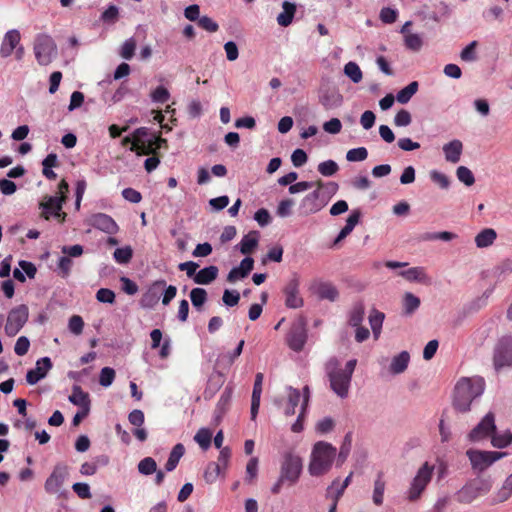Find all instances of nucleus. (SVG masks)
<instances>
[{"label": "nucleus", "instance_id": "obj_1", "mask_svg": "<svg viewBox=\"0 0 512 512\" xmlns=\"http://www.w3.org/2000/svg\"><path fill=\"white\" fill-rule=\"evenodd\" d=\"M485 390V381L481 377H463L454 388L453 406L462 413L468 412L471 403L479 398Z\"/></svg>", "mask_w": 512, "mask_h": 512}, {"label": "nucleus", "instance_id": "obj_2", "mask_svg": "<svg viewBox=\"0 0 512 512\" xmlns=\"http://www.w3.org/2000/svg\"><path fill=\"white\" fill-rule=\"evenodd\" d=\"M356 365V359L349 360L344 368L339 367L337 358H331L326 363V374L330 382V388L342 399L348 397Z\"/></svg>", "mask_w": 512, "mask_h": 512}, {"label": "nucleus", "instance_id": "obj_3", "mask_svg": "<svg viewBox=\"0 0 512 512\" xmlns=\"http://www.w3.org/2000/svg\"><path fill=\"white\" fill-rule=\"evenodd\" d=\"M336 448L325 441H318L314 444L308 472L311 476L319 477L329 472L336 458Z\"/></svg>", "mask_w": 512, "mask_h": 512}, {"label": "nucleus", "instance_id": "obj_4", "mask_svg": "<svg viewBox=\"0 0 512 512\" xmlns=\"http://www.w3.org/2000/svg\"><path fill=\"white\" fill-rule=\"evenodd\" d=\"M493 486L490 478L478 477L468 481L456 492V500L461 504H470L480 496L490 492Z\"/></svg>", "mask_w": 512, "mask_h": 512}, {"label": "nucleus", "instance_id": "obj_5", "mask_svg": "<svg viewBox=\"0 0 512 512\" xmlns=\"http://www.w3.org/2000/svg\"><path fill=\"white\" fill-rule=\"evenodd\" d=\"M303 470V460L292 450L283 452L280 461L281 481L287 480L289 486L295 485Z\"/></svg>", "mask_w": 512, "mask_h": 512}, {"label": "nucleus", "instance_id": "obj_6", "mask_svg": "<svg viewBox=\"0 0 512 512\" xmlns=\"http://www.w3.org/2000/svg\"><path fill=\"white\" fill-rule=\"evenodd\" d=\"M33 52L37 63L41 66H47L57 57L58 49L50 35L39 33L34 39Z\"/></svg>", "mask_w": 512, "mask_h": 512}, {"label": "nucleus", "instance_id": "obj_7", "mask_svg": "<svg viewBox=\"0 0 512 512\" xmlns=\"http://www.w3.org/2000/svg\"><path fill=\"white\" fill-rule=\"evenodd\" d=\"M435 466L425 462L416 472L406 492L409 501H417L432 480Z\"/></svg>", "mask_w": 512, "mask_h": 512}, {"label": "nucleus", "instance_id": "obj_8", "mask_svg": "<svg viewBox=\"0 0 512 512\" xmlns=\"http://www.w3.org/2000/svg\"><path fill=\"white\" fill-rule=\"evenodd\" d=\"M466 455L470 460L472 469L477 472H483L496 461L501 459L505 455V453L469 449L467 450Z\"/></svg>", "mask_w": 512, "mask_h": 512}, {"label": "nucleus", "instance_id": "obj_9", "mask_svg": "<svg viewBox=\"0 0 512 512\" xmlns=\"http://www.w3.org/2000/svg\"><path fill=\"white\" fill-rule=\"evenodd\" d=\"M29 309L25 304L18 305L10 310L4 327L8 337L16 336L28 321Z\"/></svg>", "mask_w": 512, "mask_h": 512}, {"label": "nucleus", "instance_id": "obj_10", "mask_svg": "<svg viewBox=\"0 0 512 512\" xmlns=\"http://www.w3.org/2000/svg\"><path fill=\"white\" fill-rule=\"evenodd\" d=\"M494 367L498 371L504 367L512 366V335L502 336L495 348L493 355Z\"/></svg>", "mask_w": 512, "mask_h": 512}, {"label": "nucleus", "instance_id": "obj_11", "mask_svg": "<svg viewBox=\"0 0 512 512\" xmlns=\"http://www.w3.org/2000/svg\"><path fill=\"white\" fill-rule=\"evenodd\" d=\"M328 201L329 197L325 196L320 187H317L301 200L298 209L301 215L308 216L322 210Z\"/></svg>", "mask_w": 512, "mask_h": 512}, {"label": "nucleus", "instance_id": "obj_12", "mask_svg": "<svg viewBox=\"0 0 512 512\" xmlns=\"http://www.w3.org/2000/svg\"><path fill=\"white\" fill-rule=\"evenodd\" d=\"M288 346L296 352L303 349L307 340L306 320L303 317H299L293 322L290 330L287 334Z\"/></svg>", "mask_w": 512, "mask_h": 512}, {"label": "nucleus", "instance_id": "obj_13", "mask_svg": "<svg viewBox=\"0 0 512 512\" xmlns=\"http://www.w3.org/2000/svg\"><path fill=\"white\" fill-rule=\"evenodd\" d=\"M68 476V467L62 463L56 464L44 483L45 491L49 494L61 495V488L67 480Z\"/></svg>", "mask_w": 512, "mask_h": 512}, {"label": "nucleus", "instance_id": "obj_14", "mask_svg": "<svg viewBox=\"0 0 512 512\" xmlns=\"http://www.w3.org/2000/svg\"><path fill=\"white\" fill-rule=\"evenodd\" d=\"M496 430L495 415L492 412L487 413L482 420L471 430L468 437L472 442H479L488 437H492Z\"/></svg>", "mask_w": 512, "mask_h": 512}, {"label": "nucleus", "instance_id": "obj_15", "mask_svg": "<svg viewBox=\"0 0 512 512\" xmlns=\"http://www.w3.org/2000/svg\"><path fill=\"white\" fill-rule=\"evenodd\" d=\"M148 136V129L146 127L137 128L134 131V141L130 146V151L135 152L137 155H148L152 151V145L158 142L159 145L165 143L166 140L162 138L149 139L148 141L143 140L144 137Z\"/></svg>", "mask_w": 512, "mask_h": 512}, {"label": "nucleus", "instance_id": "obj_16", "mask_svg": "<svg viewBox=\"0 0 512 512\" xmlns=\"http://www.w3.org/2000/svg\"><path fill=\"white\" fill-rule=\"evenodd\" d=\"M285 305L289 309H298L304 305V300L300 295V280L294 275L283 288Z\"/></svg>", "mask_w": 512, "mask_h": 512}, {"label": "nucleus", "instance_id": "obj_17", "mask_svg": "<svg viewBox=\"0 0 512 512\" xmlns=\"http://www.w3.org/2000/svg\"><path fill=\"white\" fill-rule=\"evenodd\" d=\"M88 224L97 230H100L109 235H115L119 231V226L115 220L106 213L92 214L88 220Z\"/></svg>", "mask_w": 512, "mask_h": 512}, {"label": "nucleus", "instance_id": "obj_18", "mask_svg": "<svg viewBox=\"0 0 512 512\" xmlns=\"http://www.w3.org/2000/svg\"><path fill=\"white\" fill-rule=\"evenodd\" d=\"M165 286L166 281L163 279L154 281L143 293L140 306L144 309H153L158 304Z\"/></svg>", "mask_w": 512, "mask_h": 512}, {"label": "nucleus", "instance_id": "obj_19", "mask_svg": "<svg viewBox=\"0 0 512 512\" xmlns=\"http://www.w3.org/2000/svg\"><path fill=\"white\" fill-rule=\"evenodd\" d=\"M52 368V361L49 357H42L37 360L36 367L30 369L26 374V381L30 385H35L41 379L45 378L48 371Z\"/></svg>", "mask_w": 512, "mask_h": 512}, {"label": "nucleus", "instance_id": "obj_20", "mask_svg": "<svg viewBox=\"0 0 512 512\" xmlns=\"http://www.w3.org/2000/svg\"><path fill=\"white\" fill-rule=\"evenodd\" d=\"M65 202L64 196H48L46 201L40 203L42 214L45 219H49L50 216L60 217L63 203Z\"/></svg>", "mask_w": 512, "mask_h": 512}, {"label": "nucleus", "instance_id": "obj_21", "mask_svg": "<svg viewBox=\"0 0 512 512\" xmlns=\"http://www.w3.org/2000/svg\"><path fill=\"white\" fill-rule=\"evenodd\" d=\"M319 102L326 110L335 109L342 105L343 96L335 88H326L320 91Z\"/></svg>", "mask_w": 512, "mask_h": 512}, {"label": "nucleus", "instance_id": "obj_22", "mask_svg": "<svg viewBox=\"0 0 512 512\" xmlns=\"http://www.w3.org/2000/svg\"><path fill=\"white\" fill-rule=\"evenodd\" d=\"M20 40L21 35L17 29L7 31L0 46V56L2 58L9 57L13 53L14 49L19 45Z\"/></svg>", "mask_w": 512, "mask_h": 512}, {"label": "nucleus", "instance_id": "obj_23", "mask_svg": "<svg viewBox=\"0 0 512 512\" xmlns=\"http://www.w3.org/2000/svg\"><path fill=\"white\" fill-rule=\"evenodd\" d=\"M311 289L321 300L334 302L339 296L337 288L330 282H317Z\"/></svg>", "mask_w": 512, "mask_h": 512}, {"label": "nucleus", "instance_id": "obj_24", "mask_svg": "<svg viewBox=\"0 0 512 512\" xmlns=\"http://www.w3.org/2000/svg\"><path fill=\"white\" fill-rule=\"evenodd\" d=\"M254 266V260L251 257H245L238 267H234L230 270L227 276V280L230 283L235 282L238 279L245 278L252 271Z\"/></svg>", "mask_w": 512, "mask_h": 512}, {"label": "nucleus", "instance_id": "obj_25", "mask_svg": "<svg viewBox=\"0 0 512 512\" xmlns=\"http://www.w3.org/2000/svg\"><path fill=\"white\" fill-rule=\"evenodd\" d=\"M442 149L447 162L455 164L460 161L463 152V144L460 140L454 139L444 144Z\"/></svg>", "mask_w": 512, "mask_h": 512}, {"label": "nucleus", "instance_id": "obj_26", "mask_svg": "<svg viewBox=\"0 0 512 512\" xmlns=\"http://www.w3.org/2000/svg\"><path fill=\"white\" fill-rule=\"evenodd\" d=\"M399 275L409 282H418L422 284L430 283V278L428 277L425 268L420 266L402 270L399 272Z\"/></svg>", "mask_w": 512, "mask_h": 512}, {"label": "nucleus", "instance_id": "obj_27", "mask_svg": "<svg viewBox=\"0 0 512 512\" xmlns=\"http://www.w3.org/2000/svg\"><path fill=\"white\" fill-rule=\"evenodd\" d=\"M512 496V473L506 477L501 487L491 497V504H500Z\"/></svg>", "mask_w": 512, "mask_h": 512}, {"label": "nucleus", "instance_id": "obj_28", "mask_svg": "<svg viewBox=\"0 0 512 512\" xmlns=\"http://www.w3.org/2000/svg\"><path fill=\"white\" fill-rule=\"evenodd\" d=\"M68 400L73 405L79 406L82 410H86V412L90 411L89 394L84 392L80 386H73L72 394L68 397Z\"/></svg>", "mask_w": 512, "mask_h": 512}, {"label": "nucleus", "instance_id": "obj_29", "mask_svg": "<svg viewBox=\"0 0 512 512\" xmlns=\"http://www.w3.org/2000/svg\"><path fill=\"white\" fill-rule=\"evenodd\" d=\"M386 489V481L384 473L379 471L373 483L372 501L376 506H381L384 502V492Z\"/></svg>", "mask_w": 512, "mask_h": 512}, {"label": "nucleus", "instance_id": "obj_30", "mask_svg": "<svg viewBox=\"0 0 512 512\" xmlns=\"http://www.w3.org/2000/svg\"><path fill=\"white\" fill-rule=\"evenodd\" d=\"M218 272V268L214 265L204 267L196 273L194 282L199 285H208L217 278Z\"/></svg>", "mask_w": 512, "mask_h": 512}, {"label": "nucleus", "instance_id": "obj_31", "mask_svg": "<svg viewBox=\"0 0 512 512\" xmlns=\"http://www.w3.org/2000/svg\"><path fill=\"white\" fill-rule=\"evenodd\" d=\"M282 9L283 11L278 14L276 20L280 26L287 27L293 21L294 15L296 13V4L289 1H284L282 3Z\"/></svg>", "mask_w": 512, "mask_h": 512}, {"label": "nucleus", "instance_id": "obj_32", "mask_svg": "<svg viewBox=\"0 0 512 512\" xmlns=\"http://www.w3.org/2000/svg\"><path fill=\"white\" fill-rule=\"evenodd\" d=\"M409 361V353L407 351H402L392 358L389 368L390 372L395 375L403 373L407 369Z\"/></svg>", "mask_w": 512, "mask_h": 512}, {"label": "nucleus", "instance_id": "obj_33", "mask_svg": "<svg viewBox=\"0 0 512 512\" xmlns=\"http://www.w3.org/2000/svg\"><path fill=\"white\" fill-rule=\"evenodd\" d=\"M258 241V232L252 231L248 233L243 236L238 244L239 251L244 255L251 253L257 247Z\"/></svg>", "mask_w": 512, "mask_h": 512}, {"label": "nucleus", "instance_id": "obj_34", "mask_svg": "<svg viewBox=\"0 0 512 512\" xmlns=\"http://www.w3.org/2000/svg\"><path fill=\"white\" fill-rule=\"evenodd\" d=\"M287 405L284 409V414L286 416H292L295 414V409L298 406L300 399H301V393L298 389H295L291 386L287 387Z\"/></svg>", "mask_w": 512, "mask_h": 512}, {"label": "nucleus", "instance_id": "obj_35", "mask_svg": "<svg viewBox=\"0 0 512 512\" xmlns=\"http://www.w3.org/2000/svg\"><path fill=\"white\" fill-rule=\"evenodd\" d=\"M184 453H185V448H184L183 444H181V443L176 444L172 448V450L169 454L168 460L165 464V470L167 472H171V471L175 470L180 459L184 455Z\"/></svg>", "mask_w": 512, "mask_h": 512}, {"label": "nucleus", "instance_id": "obj_36", "mask_svg": "<svg viewBox=\"0 0 512 512\" xmlns=\"http://www.w3.org/2000/svg\"><path fill=\"white\" fill-rule=\"evenodd\" d=\"M497 237L496 231L492 228H486L475 237V243L478 248H486L492 245Z\"/></svg>", "mask_w": 512, "mask_h": 512}, {"label": "nucleus", "instance_id": "obj_37", "mask_svg": "<svg viewBox=\"0 0 512 512\" xmlns=\"http://www.w3.org/2000/svg\"><path fill=\"white\" fill-rule=\"evenodd\" d=\"M512 443V432L505 430L502 432H494L491 437V444L498 448L503 449L508 447Z\"/></svg>", "mask_w": 512, "mask_h": 512}, {"label": "nucleus", "instance_id": "obj_38", "mask_svg": "<svg viewBox=\"0 0 512 512\" xmlns=\"http://www.w3.org/2000/svg\"><path fill=\"white\" fill-rule=\"evenodd\" d=\"M343 73L354 84H358L362 81L363 73L356 62L349 61L348 63H346L343 68Z\"/></svg>", "mask_w": 512, "mask_h": 512}, {"label": "nucleus", "instance_id": "obj_39", "mask_svg": "<svg viewBox=\"0 0 512 512\" xmlns=\"http://www.w3.org/2000/svg\"><path fill=\"white\" fill-rule=\"evenodd\" d=\"M384 318V313L375 309L369 315V323L375 339H378L380 336Z\"/></svg>", "mask_w": 512, "mask_h": 512}, {"label": "nucleus", "instance_id": "obj_40", "mask_svg": "<svg viewBox=\"0 0 512 512\" xmlns=\"http://www.w3.org/2000/svg\"><path fill=\"white\" fill-rule=\"evenodd\" d=\"M419 297L411 292H406L403 296V311L405 315L413 314L420 306Z\"/></svg>", "mask_w": 512, "mask_h": 512}, {"label": "nucleus", "instance_id": "obj_41", "mask_svg": "<svg viewBox=\"0 0 512 512\" xmlns=\"http://www.w3.org/2000/svg\"><path fill=\"white\" fill-rule=\"evenodd\" d=\"M418 82L413 81L409 83L406 87L401 89L397 95L396 99L401 104H406L410 101V99L413 97V95L418 91Z\"/></svg>", "mask_w": 512, "mask_h": 512}, {"label": "nucleus", "instance_id": "obj_42", "mask_svg": "<svg viewBox=\"0 0 512 512\" xmlns=\"http://www.w3.org/2000/svg\"><path fill=\"white\" fill-rule=\"evenodd\" d=\"M365 315L364 305L361 302L356 303L349 313V324L352 327L361 325Z\"/></svg>", "mask_w": 512, "mask_h": 512}, {"label": "nucleus", "instance_id": "obj_43", "mask_svg": "<svg viewBox=\"0 0 512 512\" xmlns=\"http://www.w3.org/2000/svg\"><path fill=\"white\" fill-rule=\"evenodd\" d=\"M132 256L133 250L129 245L117 248L113 253V258L118 264L129 263L130 260L132 259Z\"/></svg>", "mask_w": 512, "mask_h": 512}, {"label": "nucleus", "instance_id": "obj_44", "mask_svg": "<svg viewBox=\"0 0 512 512\" xmlns=\"http://www.w3.org/2000/svg\"><path fill=\"white\" fill-rule=\"evenodd\" d=\"M351 446H352V436H351V433H348L345 435L343 443L340 447V451L338 453V458H337L338 466H341L346 461V459L349 456V453L351 451Z\"/></svg>", "mask_w": 512, "mask_h": 512}, {"label": "nucleus", "instance_id": "obj_45", "mask_svg": "<svg viewBox=\"0 0 512 512\" xmlns=\"http://www.w3.org/2000/svg\"><path fill=\"white\" fill-rule=\"evenodd\" d=\"M190 299L192 302V305L200 310V308L204 305V303L207 301V292L203 288H193L190 292Z\"/></svg>", "mask_w": 512, "mask_h": 512}, {"label": "nucleus", "instance_id": "obj_46", "mask_svg": "<svg viewBox=\"0 0 512 512\" xmlns=\"http://www.w3.org/2000/svg\"><path fill=\"white\" fill-rule=\"evenodd\" d=\"M212 433L207 428H201L197 431L194 436V440L199 444V446L207 450L211 444Z\"/></svg>", "mask_w": 512, "mask_h": 512}, {"label": "nucleus", "instance_id": "obj_47", "mask_svg": "<svg viewBox=\"0 0 512 512\" xmlns=\"http://www.w3.org/2000/svg\"><path fill=\"white\" fill-rule=\"evenodd\" d=\"M157 463L152 457H145L138 463V471L142 475H151L156 472Z\"/></svg>", "mask_w": 512, "mask_h": 512}, {"label": "nucleus", "instance_id": "obj_48", "mask_svg": "<svg viewBox=\"0 0 512 512\" xmlns=\"http://www.w3.org/2000/svg\"><path fill=\"white\" fill-rule=\"evenodd\" d=\"M317 170L322 176L330 177L339 170V166L334 160H326L318 164Z\"/></svg>", "mask_w": 512, "mask_h": 512}, {"label": "nucleus", "instance_id": "obj_49", "mask_svg": "<svg viewBox=\"0 0 512 512\" xmlns=\"http://www.w3.org/2000/svg\"><path fill=\"white\" fill-rule=\"evenodd\" d=\"M405 47L411 51H419L423 45L422 37L417 33L404 36Z\"/></svg>", "mask_w": 512, "mask_h": 512}, {"label": "nucleus", "instance_id": "obj_50", "mask_svg": "<svg viewBox=\"0 0 512 512\" xmlns=\"http://www.w3.org/2000/svg\"><path fill=\"white\" fill-rule=\"evenodd\" d=\"M456 176L458 180L466 186H472L475 182V177L472 171L465 166H459L456 169Z\"/></svg>", "mask_w": 512, "mask_h": 512}, {"label": "nucleus", "instance_id": "obj_51", "mask_svg": "<svg viewBox=\"0 0 512 512\" xmlns=\"http://www.w3.org/2000/svg\"><path fill=\"white\" fill-rule=\"evenodd\" d=\"M346 488H344L339 479H335L331 485L327 488L326 497L332 500L339 501L341 496L344 494Z\"/></svg>", "mask_w": 512, "mask_h": 512}, {"label": "nucleus", "instance_id": "obj_52", "mask_svg": "<svg viewBox=\"0 0 512 512\" xmlns=\"http://www.w3.org/2000/svg\"><path fill=\"white\" fill-rule=\"evenodd\" d=\"M368 157V151L365 147H358L348 150L346 153V159L349 162H360L366 160Z\"/></svg>", "mask_w": 512, "mask_h": 512}, {"label": "nucleus", "instance_id": "obj_53", "mask_svg": "<svg viewBox=\"0 0 512 512\" xmlns=\"http://www.w3.org/2000/svg\"><path fill=\"white\" fill-rule=\"evenodd\" d=\"M494 275L498 279H503L512 273V260L505 259L500 262L493 270Z\"/></svg>", "mask_w": 512, "mask_h": 512}, {"label": "nucleus", "instance_id": "obj_54", "mask_svg": "<svg viewBox=\"0 0 512 512\" xmlns=\"http://www.w3.org/2000/svg\"><path fill=\"white\" fill-rule=\"evenodd\" d=\"M223 473L219 463L211 462L204 473L205 480L209 483H213Z\"/></svg>", "mask_w": 512, "mask_h": 512}, {"label": "nucleus", "instance_id": "obj_55", "mask_svg": "<svg viewBox=\"0 0 512 512\" xmlns=\"http://www.w3.org/2000/svg\"><path fill=\"white\" fill-rule=\"evenodd\" d=\"M245 481L247 483H252L254 479H256L258 475V458L252 457L249 459L247 465H246V472H245Z\"/></svg>", "mask_w": 512, "mask_h": 512}, {"label": "nucleus", "instance_id": "obj_56", "mask_svg": "<svg viewBox=\"0 0 512 512\" xmlns=\"http://www.w3.org/2000/svg\"><path fill=\"white\" fill-rule=\"evenodd\" d=\"M294 206V200L291 198L283 199L279 202L276 210V214L280 218L289 217L292 214V207Z\"/></svg>", "mask_w": 512, "mask_h": 512}, {"label": "nucleus", "instance_id": "obj_57", "mask_svg": "<svg viewBox=\"0 0 512 512\" xmlns=\"http://www.w3.org/2000/svg\"><path fill=\"white\" fill-rule=\"evenodd\" d=\"M72 266H73V261L69 257L63 255L58 260V264H57L58 274L61 275V277H63V278L68 277L71 272Z\"/></svg>", "mask_w": 512, "mask_h": 512}, {"label": "nucleus", "instance_id": "obj_58", "mask_svg": "<svg viewBox=\"0 0 512 512\" xmlns=\"http://www.w3.org/2000/svg\"><path fill=\"white\" fill-rule=\"evenodd\" d=\"M119 17V8L115 5H109L101 14V20L106 24H114Z\"/></svg>", "mask_w": 512, "mask_h": 512}, {"label": "nucleus", "instance_id": "obj_59", "mask_svg": "<svg viewBox=\"0 0 512 512\" xmlns=\"http://www.w3.org/2000/svg\"><path fill=\"white\" fill-rule=\"evenodd\" d=\"M136 41L134 38L127 39L121 46L120 56L126 60L132 59L135 53Z\"/></svg>", "mask_w": 512, "mask_h": 512}, {"label": "nucleus", "instance_id": "obj_60", "mask_svg": "<svg viewBox=\"0 0 512 512\" xmlns=\"http://www.w3.org/2000/svg\"><path fill=\"white\" fill-rule=\"evenodd\" d=\"M115 379V371L113 368L104 367L101 369L99 376V383L103 387H109L112 385Z\"/></svg>", "mask_w": 512, "mask_h": 512}, {"label": "nucleus", "instance_id": "obj_61", "mask_svg": "<svg viewBox=\"0 0 512 512\" xmlns=\"http://www.w3.org/2000/svg\"><path fill=\"white\" fill-rule=\"evenodd\" d=\"M170 99V93L169 91L163 87L158 86L152 93H151V100L154 103H160L164 104Z\"/></svg>", "mask_w": 512, "mask_h": 512}, {"label": "nucleus", "instance_id": "obj_62", "mask_svg": "<svg viewBox=\"0 0 512 512\" xmlns=\"http://www.w3.org/2000/svg\"><path fill=\"white\" fill-rule=\"evenodd\" d=\"M431 180L436 183L442 189H448L450 186V179L447 175L437 170L430 172Z\"/></svg>", "mask_w": 512, "mask_h": 512}, {"label": "nucleus", "instance_id": "obj_63", "mask_svg": "<svg viewBox=\"0 0 512 512\" xmlns=\"http://www.w3.org/2000/svg\"><path fill=\"white\" fill-rule=\"evenodd\" d=\"M412 122V116L409 111L401 109L394 117V124L398 127H407Z\"/></svg>", "mask_w": 512, "mask_h": 512}, {"label": "nucleus", "instance_id": "obj_64", "mask_svg": "<svg viewBox=\"0 0 512 512\" xmlns=\"http://www.w3.org/2000/svg\"><path fill=\"white\" fill-rule=\"evenodd\" d=\"M380 20L386 24H392L398 17V11L390 7H384L379 14Z\"/></svg>", "mask_w": 512, "mask_h": 512}]
</instances>
